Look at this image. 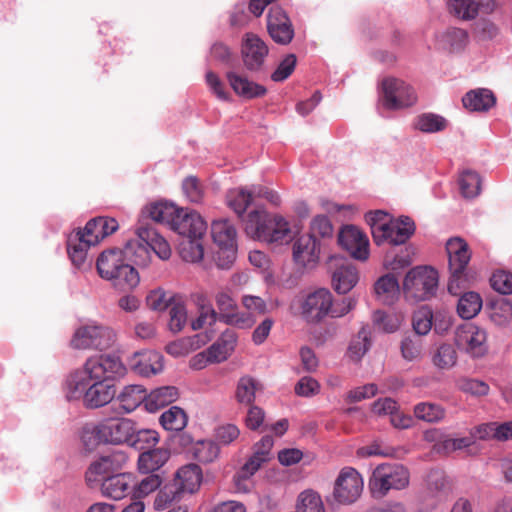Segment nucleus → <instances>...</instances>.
Wrapping results in <instances>:
<instances>
[{
	"label": "nucleus",
	"mask_w": 512,
	"mask_h": 512,
	"mask_svg": "<svg viewBox=\"0 0 512 512\" xmlns=\"http://www.w3.org/2000/svg\"><path fill=\"white\" fill-rule=\"evenodd\" d=\"M128 457L121 450H113L111 453L101 456L98 460L92 462L86 471V482L90 487L96 486L103 479L122 469L127 463Z\"/></svg>",
	"instance_id": "10"
},
{
	"label": "nucleus",
	"mask_w": 512,
	"mask_h": 512,
	"mask_svg": "<svg viewBox=\"0 0 512 512\" xmlns=\"http://www.w3.org/2000/svg\"><path fill=\"white\" fill-rule=\"evenodd\" d=\"M414 416L428 423L439 422L445 417V410L438 404L421 402L414 406Z\"/></svg>",
	"instance_id": "49"
},
{
	"label": "nucleus",
	"mask_w": 512,
	"mask_h": 512,
	"mask_svg": "<svg viewBox=\"0 0 512 512\" xmlns=\"http://www.w3.org/2000/svg\"><path fill=\"white\" fill-rule=\"evenodd\" d=\"M115 342V333L112 329L102 325L88 324L78 328L72 339L71 346L75 349L110 348Z\"/></svg>",
	"instance_id": "6"
},
{
	"label": "nucleus",
	"mask_w": 512,
	"mask_h": 512,
	"mask_svg": "<svg viewBox=\"0 0 512 512\" xmlns=\"http://www.w3.org/2000/svg\"><path fill=\"white\" fill-rule=\"evenodd\" d=\"M148 232L147 241L152 250L161 260H168L171 257L172 251L169 243L159 233L146 224Z\"/></svg>",
	"instance_id": "51"
},
{
	"label": "nucleus",
	"mask_w": 512,
	"mask_h": 512,
	"mask_svg": "<svg viewBox=\"0 0 512 512\" xmlns=\"http://www.w3.org/2000/svg\"><path fill=\"white\" fill-rule=\"evenodd\" d=\"M83 394V403L88 408H99L110 403L116 395V387L113 383L102 380H89V385L82 393L74 396L69 388V397L77 398Z\"/></svg>",
	"instance_id": "17"
},
{
	"label": "nucleus",
	"mask_w": 512,
	"mask_h": 512,
	"mask_svg": "<svg viewBox=\"0 0 512 512\" xmlns=\"http://www.w3.org/2000/svg\"><path fill=\"white\" fill-rule=\"evenodd\" d=\"M269 220H271L265 210H253L248 214L246 221V232L253 238L264 239L267 235Z\"/></svg>",
	"instance_id": "40"
},
{
	"label": "nucleus",
	"mask_w": 512,
	"mask_h": 512,
	"mask_svg": "<svg viewBox=\"0 0 512 512\" xmlns=\"http://www.w3.org/2000/svg\"><path fill=\"white\" fill-rule=\"evenodd\" d=\"M118 229V222L114 218L96 217L89 220L81 230L85 241L90 245H96L105 237Z\"/></svg>",
	"instance_id": "25"
},
{
	"label": "nucleus",
	"mask_w": 512,
	"mask_h": 512,
	"mask_svg": "<svg viewBox=\"0 0 512 512\" xmlns=\"http://www.w3.org/2000/svg\"><path fill=\"white\" fill-rule=\"evenodd\" d=\"M169 459L167 449L157 448L145 451L138 458V469L142 473H152L160 469Z\"/></svg>",
	"instance_id": "35"
},
{
	"label": "nucleus",
	"mask_w": 512,
	"mask_h": 512,
	"mask_svg": "<svg viewBox=\"0 0 512 512\" xmlns=\"http://www.w3.org/2000/svg\"><path fill=\"white\" fill-rule=\"evenodd\" d=\"M364 481L361 474L353 467H344L334 481L333 498L342 505L355 503L361 496Z\"/></svg>",
	"instance_id": "7"
},
{
	"label": "nucleus",
	"mask_w": 512,
	"mask_h": 512,
	"mask_svg": "<svg viewBox=\"0 0 512 512\" xmlns=\"http://www.w3.org/2000/svg\"><path fill=\"white\" fill-rule=\"evenodd\" d=\"M122 250L113 248L103 251L96 262L99 276L111 281L113 286L123 290L135 288L140 281L137 270L124 261Z\"/></svg>",
	"instance_id": "2"
},
{
	"label": "nucleus",
	"mask_w": 512,
	"mask_h": 512,
	"mask_svg": "<svg viewBox=\"0 0 512 512\" xmlns=\"http://www.w3.org/2000/svg\"><path fill=\"white\" fill-rule=\"evenodd\" d=\"M134 476L131 473H119L108 476L101 481V491L104 496L114 500L124 498L129 491L132 492Z\"/></svg>",
	"instance_id": "26"
},
{
	"label": "nucleus",
	"mask_w": 512,
	"mask_h": 512,
	"mask_svg": "<svg viewBox=\"0 0 512 512\" xmlns=\"http://www.w3.org/2000/svg\"><path fill=\"white\" fill-rule=\"evenodd\" d=\"M462 102L464 107L470 111L484 112L495 105L496 98L492 91L480 88L466 93Z\"/></svg>",
	"instance_id": "32"
},
{
	"label": "nucleus",
	"mask_w": 512,
	"mask_h": 512,
	"mask_svg": "<svg viewBox=\"0 0 512 512\" xmlns=\"http://www.w3.org/2000/svg\"><path fill=\"white\" fill-rule=\"evenodd\" d=\"M489 318L498 326L510 323L512 321V302L506 298L493 301L489 307Z\"/></svg>",
	"instance_id": "46"
},
{
	"label": "nucleus",
	"mask_w": 512,
	"mask_h": 512,
	"mask_svg": "<svg viewBox=\"0 0 512 512\" xmlns=\"http://www.w3.org/2000/svg\"><path fill=\"white\" fill-rule=\"evenodd\" d=\"M261 389V384L257 379L244 375L237 382L235 398L240 404L251 405L255 401L257 391Z\"/></svg>",
	"instance_id": "36"
},
{
	"label": "nucleus",
	"mask_w": 512,
	"mask_h": 512,
	"mask_svg": "<svg viewBox=\"0 0 512 512\" xmlns=\"http://www.w3.org/2000/svg\"><path fill=\"white\" fill-rule=\"evenodd\" d=\"M450 278L448 291L458 295L468 284L466 268L471 258L468 244L462 238H451L446 243Z\"/></svg>",
	"instance_id": "4"
},
{
	"label": "nucleus",
	"mask_w": 512,
	"mask_h": 512,
	"mask_svg": "<svg viewBox=\"0 0 512 512\" xmlns=\"http://www.w3.org/2000/svg\"><path fill=\"white\" fill-rule=\"evenodd\" d=\"M427 489L435 497L446 496L450 490L449 481L444 472L431 471L427 477Z\"/></svg>",
	"instance_id": "53"
},
{
	"label": "nucleus",
	"mask_w": 512,
	"mask_h": 512,
	"mask_svg": "<svg viewBox=\"0 0 512 512\" xmlns=\"http://www.w3.org/2000/svg\"><path fill=\"white\" fill-rule=\"evenodd\" d=\"M126 373V367L121 359L112 354H105L89 358L82 369L75 371L68 379V388L73 394L82 393L89 385V380H102L122 377Z\"/></svg>",
	"instance_id": "1"
},
{
	"label": "nucleus",
	"mask_w": 512,
	"mask_h": 512,
	"mask_svg": "<svg viewBox=\"0 0 512 512\" xmlns=\"http://www.w3.org/2000/svg\"><path fill=\"white\" fill-rule=\"evenodd\" d=\"M415 225L409 217L389 220L385 226L374 229V242L381 245L384 242L392 245L405 243L414 233Z\"/></svg>",
	"instance_id": "11"
},
{
	"label": "nucleus",
	"mask_w": 512,
	"mask_h": 512,
	"mask_svg": "<svg viewBox=\"0 0 512 512\" xmlns=\"http://www.w3.org/2000/svg\"><path fill=\"white\" fill-rule=\"evenodd\" d=\"M338 242L350 255L361 261L369 257V240L357 227L349 225L341 229Z\"/></svg>",
	"instance_id": "20"
},
{
	"label": "nucleus",
	"mask_w": 512,
	"mask_h": 512,
	"mask_svg": "<svg viewBox=\"0 0 512 512\" xmlns=\"http://www.w3.org/2000/svg\"><path fill=\"white\" fill-rule=\"evenodd\" d=\"M267 30L278 44L287 45L294 37L292 23L285 11L278 6L272 7L267 15Z\"/></svg>",
	"instance_id": "21"
},
{
	"label": "nucleus",
	"mask_w": 512,
	"mask_h": 512,
	"mask_svg": "<svg viewBox=\"0 0 512 512\" xmlns=\"http://www.w3.org/2000/svg\"><path fill=\"white\" fill-rule=\"evenodd\" d=\"M295 264L304 269L314 268L320 257V242L313 235H301L292 246Z\"/></svg>",
	"instance_id": "18"
},
{
	"label": "nucleus",
	"mask_w": 512,
	"mask_h": 512,
	"mask_svg": "<svg viewBox=\"0 0 512 512\" xmlns=\"http://www.w3.org/2000/svg\"><path fill=\"white\" fill-rule=\"evenodd\" d=\"M480 178L472 171L463 172L459 179V186L463 197L473 198L480 193Z\"/></svg>",
	"instance_id": "59"
},
{
	"label": "nucleus",
	"mask_w": 512,
	"mask_h": 512,
	"mask_svg": "<svg viewBox=\"0 0 512 512\" xmlns=\"http://www.w3.org/2000/svg\"><path fill=\"white\" fill-rule=\"evenodd\" d=\"M401 354L407 361H415L422 353V341L418 337L407 336L401 341Z\"/></svg>",
	"instance_id": "64"
},
{
	"label": "nucleus",
	"mask_w": 512,
	"mask_h": 512,
	"mask_svg": "<svg viewBox=\"0 0 512 512\" xmlns=\"http://www.w3.org/2000/svg\"><path fill=\"white\" fill-rule=\"evenodd\" d=\"M147 237L146 224L141 223L137 227L135 235L126 241L122 250L125 258L140 268H147L152 261Z\"/></svg>",
	"instance_id": "14"
},
{
	"label": "nucleus",
	"mask_w": 512,
	"mask_h": 512,
	"mask_svg": "<svg viewBox=\"0 0 512 512\" xmlns=\"http://www.w3.org/2000/svg\"><path fill=\"white\" fill-rule=\"evenodd\" d=\"M211 233L214 243L218 247L236 246L237 232L230 221L226 219L213 221Z\"/></svg>",
	"instance_id": "33"
},
{
	"label": "nucleus",
	"mask_w": 512,
	"mask_h": 512,
	"mask_svg": "<svg viewBox=\"0 0 512 512\" xmlns=\"http://www.w3.org/2000/svg\"><path fill=\"white\" fill-rule=\"evenodd\" d=\"M181 209H178L174 204L168 202H155L145 206L141 212L139 224L146 218H150L154 222L167 224L173 229L174 222L178 217Z\"/></svg>",
	"instance_id": "28"
},
{
	"label": "nucleus",
	"mask_w": 512,
	"mask_h": 512,
	"mask_svg": "<svg viewBox=\"0 0 512 512\" xmlns=\"http://www.w3.org/2000/svg\"><path fill=\"white\" fill-rule=\"evenodd\" d=\"M129 365L137 374L149 377L163 370V356L152 350L135 352L129 359Z\"/></svg>",
	"instance_id": "23"
},
{
	"label": "nucleus",
	"mask_w": 512,
	"mask_h": 512,
	"mask_svg": "<svg viewBox=\"0 0 512 512\" xmlns=\"http://www.w3.org/2000/svg\"><path fill=\"white\" fill-rule=\"evenodd\" d=\"M162 484V478L158 474H149L144 477L138 484L132 487V496L135 499H141L148 496L160 488Z\"/></svg>",
	"instance_id": "55"
},
{
	"label": "nucleus",
	"mask_w": 512,
	"mask_h": 512,
	"mask_svg": "<svg viewBox=\"0 0 512 512\" xmlns=\"http://www.w3.org/2000/svg\"><path fill=\"white\" fill-rule=\"evenodd\" d=\"M328 264L332 270V285L338 293L346 294L355 287L359 280V274L348 259L332 256Z\"/></svg>",
	"instance_id": "15"
},
{
	"label": "nucleus",
	"mask_w": 512,
	"mask_h": 512,
	"mask_svg": "<svg viewBox=\"0 0 512 512\" xmlns=\"http://www.w3.org/2000/svg\"><path fill=\"white\" fill-rule=\"evenodd\" d=\"M205 81L209 91L221 101L230 102L232 100L231 94L227 91L224 82L213 71H207L205 74Z\"/></svg>",
	"instance_id": "62"
},
{
	"label": "nucleus",
	"mask_w": 512,
	"mask_h": 512,
	"mask_svg": "<svg viewBox=\"0 0 512 512\" xmlns=\"http://www.w3.org/2000/svg\"><path fill=\"white\" fill-rule=\"evenodd\" d=\"M458 360L457 351L450 343L438 345L431 354L433 365L440 370H449L453 368Z\"/></svg>",
	"instance_id": "38"
},
{
	"label": "nucleus",
	"mask_w": 512,
	"mask_h": 512,
	"mask_svg": "<svg viewBox=\"0 0 512 512\" xmlns=\"http://www.w3.org/2000/svg\"><path fill=\"white\" fill-rule=\"evenodd\" d=\"M267 44L256 34L246 33L241 44V58L244 67L250 72L259 71L268 56Z\"/></svg>",
	"instance_id": "16"
},
{
	"label": "nucleus",
	"mask_w": 512,
	"mask_h": 512,
	"mask_svg": "<svg viewBox=\"0 0 512 512\" xmlns=\"http://www.w3.org/2000/svg\"><path fill=\"white\" fill-rule=\"evenodd\" d=\"M289 236V223L282 216L276 215L269 220L267 235L264 237L263 241L280 242L286 240Z\"/></svg>",
	"instance_id": "50"
},
{
	"label": "nucleus",
	"mask_w": 512,
	"mask_h": 512,
	"mask_svg": "<svg viewBox=\"0 0 512 512\" xmlns=\"http://www.w3.org/2000/svg\"><path fill=\"white\" fill-rule=\"evenodd\" d=\"M99 433L105 443L121 444L132 439L135 425L127 418H109L99 422Z\"/></svg>",
	"instance_id": "19"
},
{
	"label": "nucleus",
	"mask_w": 512,
	"mask_h": 512,
	"mask_svg": "<svg viewBox=\"0 0 512 512\" xmlns=\"http://www.w3.org/2000/svg\"><path fill=\"white\" fill-rule=\"evenodd\" d=\"M450 11L463 20H472L478 15V7L475 0H451Z\"/></svg>",
	"instance_id": "58"
},
{
	"label": "nucleus",
	"mask_w": 512,
	"mask_h": 512,
	"mask_svg": "<svg viewBox=\"0 0 512 512\" xmlns=\"http://www.w3.org/2000/svg\"><path fill=\"white\" fill-rule=\"evenodd\" d=\"M219 455V447L213 441H198L194 446L195 458L203 463L214 461Z\"/></svg>",
	"instance_id": "60"
},
{
	"label": "nucleus",
	"mask_w": 512,
	"mask_h": 512,
	"mask_svg": "<svg viewBox=\"0 0 512 512\" xmlns=\"http://www.w3.org/2000/svg\"><path fill=\"white\" fill-rule=\"evenodd\" d=\"M146 397L145 409L148 412H156L175 402L179 397V392L174 386H164L154 389Z\"/></svg>",
	"instance_id": "29"
},
{
	"label": "nucleus",
	"mask_w": 512,
	"mask_h": 512,
	"mask_svg": "<svg viewBox=\"0 0 512 512\" xmlns=\"http://www.w3.org/2000/svg\"><path fill=\"white\" fill-rule=\"evenodd\" d=\"M236 343V333L232 330L224 331L219 339L208 348L210 359L215 363L225 361L234 351Z\"/></svg>",
	"instance_id": "30"
},
{
	"label": "nucleus",
	"mask_w": 512,
	"mask_h": 512,
	"mask_svg": "<svg viewBox=\"0 0 512 512\" xmlns=\"http://www.w3.org/2000/svg\"><path fill=\"white\" fill-rule=\"evenodd\" d=\"M457 347L473 358H480L488 352L486 331L472 323L461 325L455 334Z\"/></svg>",
	"instance_id": "8"
},
{
	"label": "nucleus",
	"mask_w": 512,
	"mask_h": 512,
	"mask_svg": "<svg viewBox=\"0 0 512 512\" xmlns=\"http://www.w3.org/2000/svg\"><path fill=\"white\" fill-rule=\"evenodd\" d=\"M332 293L325 288L308 294L301 304L302 317L309 323H319L329 316Z\"/></svg>",
	"instance_id": "13"
},
{
	"label": "nucleus",
	"mask_w": 512,
	"mask_h": 512,
	"mask_svg": "<svg viewBox=\"0 0 512 512\" xmlns=\"http://www.w3.org/2000/svg\"><path fill=\"white\" fill-rule=\"evenodd\" d=\"M225 77L233 92L242 99L251 100L262 97L267 93V89L263 85L250 80L238 72L228 71Z\"/></svg>",
	"instance_id": "24"
},
{
	"label": "nucleus",
	"mask_w": 512,
	"mask_h": 512,
	"mask_svg": "<svg viewBox=\"0 0 512 512\" xmlns=\"http://www.w3.org/2000/svg\"><path fill=\"white\" fill-rule=\"evenodd\" d=\"M433 313L427 306L420 307L414 312L412 325L418 335H426L432 328Z\"/></svg>",
	"instance_id": "56"
},
{
	"label": "nucleus",
	"mask_w": 512,
	"mask_h": 512,
	"mask_svg": "<svg viewBox=\"0 0 512 512\" xmlns=\"http://www.w3.org/2000/svg\"><path fill=\"white\" fill-rule=\"evenodd\" d=\"M468 33L461 28H449L440 35L439 43L451 52L462 50L468 44Z\"/></svg>",
	"instance_id": "43"
},
{
	"label": "nucleus",
	"mask_w": 512,
	"mask_h": 512,
	"mask_svg": "<svg viewBox=\"0 0 512 512\" xmlns=\"http://www.w3.org/2000/svg\"><path fill=\"white\" fill-rule=\"evenodd\" d=\"M215 303L218 309L217 318L227 325L242 329L251 328L256 320L244 312L238 310V306L230 293L220 291L215 295Z\"/></svg>",
	"instance_id": "9"
},
{
	"label": "nucleus",
	"mask_w": 512,
	"mask_h": 512,
	"mask_svg": "<svg viewBox=\"0 0 512 512\" xmlns=\"http://www.w3.org/2000/svg\"><path fill=\"white\" fill-rule=\"evenodd\" d=\"M473 445V438L461 437V438H449L446 437L438 441L434 448L438 453L451 454L455 451L466 449Z\"/></svg>",
	"instance_id": "57"
},
{
	"label": "nucleus",
	"mask_w": 512,
	"mask_h": 512,
	"mask_svg": "<svg viewBox=\"0 0 512 512\" xmlns=\"http://www.w3.org/2000/svg\"><path fill=\"white\" fill-rule=\"evenodd\" d=\"M187 322V310L184 304L175 302L169 310V330L173 333L180 332Z\"/></svg>",
	"instance_id": "61"
},
{
	"label": "nucleus",
	"mask_w": 512,
	"mask_h": 512,
	"mask_svg": "<svg viewBox=\"0 0 512 512\" xmlns=\"http://www.w3.org/2000/svg\"><path fill=\"white\" fill-rule=\"evenodd\" d=\"M374 289L379 301L387 305L395 303L400 296L398 279L391 273L380 277L375 283Z\"/></svg>",
	"instance_id": "31"
},
{
	"label": "nucleus",
	"mask_w": 512,
	"mask_h": 512,
	"mask_svg": "<svg viewBox=\"0 0 512 512\" xmlns=\"http://www.w3.org/2000/svg\"><path fill=\"white\" fill-rule=\"evenodd\" d=\"M203 239H192L183 237L178 245V253L180 257L190 263H197L203 259L204 247Z\"/></svg>",
	"instance_id": "42"
},
{
	"label": "nucleus",
	"mask_w": 512,
	"mask_h": 512,
	"mask_svg": "<svg viewBox=\"0 0 512 512\" xmlns=\"http://www.w3.org/2000/svg\"><path fill=\"white\" fill-rule=\"evenodd\" d=\"M146 391L141 385H127L118 394V401L125 413L134 411L140 404L145 405Z\"/></svg>",
	"instance_id": "34"
},
{
	"label": "nucleus",
	"mask_w": 512,
	"mask_h": 512,
	"mask_svg": "<svg viewBox=\"0 0 512 512\" xmlns=\"http://www.w3.org/2000/svg\"><path fill=\"white\" fill-rule=\"evenodd\" d=\"M384 101L388 109H401L414 105L417 100L414 89L404 81L387 78L382 83Z\"/></svg>",
	"instance_id": "12"
},
{
	"label": "nucleus",
	"mask_w": 512,
	"mask_h": 512,
	"mask_svg": "<svg viewBox=\"0 0 512 512\" xmlns=\"http://www.w3.org/2000/svg\"><path fill=\"white\" fill-rule=\"evenodd\" d=\"M172 230L182 237L203 239L207 232V223L196 211L181 209Z\"/></svg>",
	"instance_id": "22"
},
{
	"label": "nucleus",
	"mask_w": 512,
	"mask_h": 512,
	"mask_svg": "<svg viewBox=\"0 0 512 512\" xmlns=\"http://www.w3.org/2000/svg\"><path fill=\"white\" fill-rule=\"evenodd\" d=\"M482 308V298L476 292H466L458 300L457 312L463 319H472Z\"/></svg>",
	"instance_id": "44"
},
{
	"label": "nucleus",
	"mask_w": 512,
	"mask_h": 512,
	"mask_svg": "<svg viewBox=\"0 0 512 512\" xmlns=\"http://www.w3.org/2000/svg\"><path fill=\"white\" fill-rule=\"evenodd\" d=\"M253 196V189L236 188L228 192L227 202L236 214L242 216L251 204Z\"/></svg>",
	"instance_id": "48"
},
{
	"label": "nucleus",
	"mask_w": 512,
	"mask_h": 512,
	"mask_svg": "<svg viewBox=\"0 0 512 512\" xmlns=\"http://www.w3.org/2000/svg\"><path fill=\"white\" fill-rule=\"evenodd\" d=\"M413 127L423 133H437L447 127V120L434 113H423L415 118Z\"/></svg>",
	"instance_id": "45"
},
{
	"label": "nucleus",
	"mask_w": 512,
	"mask_h": 512,
	"mask_svg": "<svg viewBox=\"0 0 512 512\" xmlns=\"http://www.w3.org/2000/svg\"><path fill=\"white\" fill-rule=\"evenodd\" d=\"M296 512H325L321 497L314 491L307 490L298 497Z\"/></svg>",
	"instance_id": "52"
},
{
	"label": "nucleus",
	"mask_w": 512,
	"mask_h": 512,
	"mask_svg": "<svg viewBox=\"0 0 512 512\" xmlns=\"http://www.w3.org/2000/svg\"><path fill=\"white\" fill-rule=\"evenodd\" d=\"M409 470L399 463H382L374 468L368 481L373 497L383 498L391 490H403L409 486Z\"/></svg>",
	"instance_id": "3"
},
{
	"label": "nucleus",
	"mask_w": 512,
	"mask_h": 512,
	"mask_svg": "<svg viewBox=\"0 0 512 512\" xmlns=\"http://www.w3.org/2000/svg\"><path fill=\"white\" fill-rule=\"evenodd\" d=\"M181 497L182 494L173 483L166 484L158 491L153 502V507L157 511H162L172 502L181 499Z\"/></svg>",
	"instance_id": "54"
},
{
	"label": "nucleus",
	"mask_w": 512,
	"mask_h": 512,
	"mask_svg": "<svg viewBox=\"0 0 512 512\" xmlns=\"http://www.w3.org/2000/svg\"><path fill=\"white\" fill-rule=\"evenodd\" d=\"M202 482V470L196 464H189L179 468L172 483L183 495L195 493Z\"/></svg>",
	"instance_id": "27"
},
{
	"label": "nucleus",
	"mask_w": 512,
	"mask_h": 512,
	"mask_svg": "<svg viewBox=\"0 0 512 512\" xmlns=\"http://www.w3.org/2000/svg\"><path fill=\"white\" fill-rule=\"evenodd\" d=\"M182 189L184 195L192 203H200L204 197L203 186L194 176H188L183 180Z\"/></svg>",
	"instance_id": "63"
},
{
	"label": "nucleus",
	"mask_w": 512,
	"mask_h": 512,
	"mask_svg": "<svg viewBox=\"0 0 512 512\" xmlns=\"http://www.w3.org/2000/svg\"><path fill=\"white\" fill-rule=\"evenodd\" d=\"M371 347V329L368 325L362 326L358 333L352 338L348 347V357L357 362Z\"/></svg>",
	"instance_id": "37"
},
{
	"label": "nucleus",
	"mask_w": 512,
	"mask_h": 512,
	"mask_svg": "<svg viewBox=\"0 0 512 512\" xmlns=\"http://www.w3.org/2000/svg\"><path fill=\"white\" fill-rule=\"evenodd\" d=\"M160 423L169 431H181L187 425V415L178 406H172L160 416Z\"/></svg>",
	"instance_id": "47"
},
{
	"label": "nucleus",
	"mask_w": 512,
	"mask_h": 512,
	"mask_svg": "<svg viewBox=\"0 0 512 512\" xmlns=\"http://www.w3.org/2000/svg\"><path fill=\"white\" fill-rule=\"evenodd\" d=\"M268 460L266 459L265 454L262 452H254L253 455L248 459V461L241 467V469L234 476V483L238 487V489L246 490V487L243 485V482L248 480L251 476H253L260 467L266 463Z\"/></svg>",
	"instance_id": "41"
},
{
	"label": "nucleus",
	"mask_w": 512,
	"mask_h": 512,
	"mask_svg": "<svg viewBox=\"0 0 512 512\" xmlns=\"http://www.w3.org/2000/svg\"><path fill=\"white\" fill-rule=\"evenodd\" d=\"M438 286L437 271L431 267H415L405 276L403 290L407 298L425 301L431 298Z\"/></svg>",
	"instance_id": "5"
},
{
	"label": "nucleus",
	"mask_w": 512,
	"mask_h": 512,
	"mask_svg": "<svg viewBox=\"0 0 512 512\" xmlns=\"http://www.w3.org/2000/svg\"><path fill=\"white\" fill-rule=\"evenodd\" d=\"M91 246L92 245L85 241L81 230H78L76 233L69 236L67 242V251L72 263L76 267H81L83 265L86 260L87 250Z\"/></svg>",
	"instance_id": "39"
}]
</instances>
